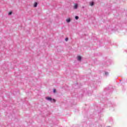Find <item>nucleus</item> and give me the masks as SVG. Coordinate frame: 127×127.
Segmentation results:
<instances>
[{
  "instance_id": "1",
  "label": "nucleus",
  "mask_w": 127,
  "mask_h": 127,
  "mask_svg": "<svg viewBox=\"0 0 127 127\" xmlns=\"http://www.w3.org/2000/svg\"><path fill=\"white\" fill-rule=\"evenodd\" d=\"M74 8L75 9H77V8H78V4H74Z\"/></svg>"
},
{
  "instance_id": "3",
  "label": "nucleus",
  "mask_w": 127,
  "mask_h": 127,
  "mask_svg": "<svg viewBox=\"0 0 127 127\" xmlns=\"http://www.w3.org/2000/svg\"><path fill=\"white\" fill-rule=\"evenodd\" d=\"M66 22L69 23V22H70V21H71V19L67 18V19H66Z\"/></svg>"
},
{
  "instance_id": "2",
  "label": "nucleus",
  "mask_w": 127,
  "mask_h": 127,
  "mask_svg": "<svg viewBox=\"0 0 127 127\" xmlns=\"http://www.w3.org/2000/svg\"><path fill=\"white\" fill-rule=\"evenodd\" d=\"M82 59V57H81V56H78L77 57V60L78 61H81V60Z\"/></svg>"
},
{
  "instance_id": "8",
  "label": "nucleus",
  "mask_w": 127,
  "mask_h": 127,
  "mask_svg": "<svg viewBox=\"0 0 127 127\" xmlns=\"http://www.w3.org/2000/svg\"><path fill=\"white\" fill-rule=\"evenodd\" d=\"M75 18V19H79V17H78V16H76Z\"/></svg>"
},
{
  "instance_id": "4",
  "label": "nucleus",
  "mask_w": 127,
  "mask_h": 127,
  "mask_svg": "<svg viewBox=\"0 0 127 127\" xmlns=\"http://www.w3.org/2000/svg\"><path fill=\"white\" fill-rule=\"evenodd\" d=\"M46 99L48 100V101H52V98L51 97H47Z\"/></svg>"
},
{
  "instance_id": "7",
  "label": "nucleus",
  "mask_w": 127,
  "mask_h": 127,
  "mask_svg": "<svg viewBox=\"0 0 127 127\" xmlns=\"http://www.w3.org/2000/svg\"><path fill=\"white\" fill-rule=\"evenodd\" d=\"M12 14V12L10 11L8 13V15H10Z\"/></svg>"
},
{
  "instance_id": "9",
  "label": "nucleus",
  "mask_w": 127,
  "mask_h": 127,
  "mask_svg": "<svg viewBox=\"0 0 127 127\" xmlns=\"http://www.w3.org/2000/svg\"><path fill=\"white\" fill-rule=\"evenodd\" d=\"M105 75H109V72H105Z\"/></svg>"
},
{
  "instance_id": "10",
  "label": "nucleus",
  "mask_w": 127,
  "mask_h": 127,
  "mask_svg": "<svg viewBox=\"0 0 127 127\" xmlns=\"http://www.w3.org/2000/svg\"><path fill=\"white\" fill-rule=\"evenodd\" d=\"M54 93H56V89H54Z\"/></svg>"
},
{
  "instance_id": "5",
  "label": "nucleus",
  "mask_w": 127,
  "mask_h": 127,
  "mask_svg": "<svg viewBox=\"0 0 127 127\" xmlns=\"http://www.w3.org/2000/svg\"><path fill=\"white\" fill-rule=\"evenodd\" d=\"M34 7H36L37 6V2H35L34 4Z\"/></svg>"
},
{
  "instance_id": "11",
  "label": "nucleus",
  "mask_w": 127,
  "mask_h": 127,
  "mask_svg": "<svg viewBox=\"0 0 127 127\" xmlns=\"http://www.w3.org/2000/svg\"><path fill=\"white\" fill-rule=\"evenodd\" d=\"M53 101L54 103H55V102H56V100L55 99H53Z\"/></svg>"
},
{
  "instance_id": "6",
  "label": "nucleus",
  "mask_w": 127,
  "mask_h": 127,
  "mask_svg": "<svg viewBox=\"0 0 127 127\" xmlns=\"http://www.w3.org/2000/svg\"><path fill=\"white\" fill-rule=\"evenodd\" d=\"M93 5H94V2H91L90 3V5H91V6H93Z\"/></svg>"
},
{
  "instance_id": "12",
  "label": "nucleus",
  "mask_w": 127,
  "mask_h": 127,
  "mask_svg": "<svg viewBox=\"0 0 127 127\" xmlns=\"http://www.w3.org/2000/svg\"><path fill=\"white\" fill-rule=\"evenodd\" d=\"M65 41H68V38H65Z\"/></svg>"
}]
</instances>
